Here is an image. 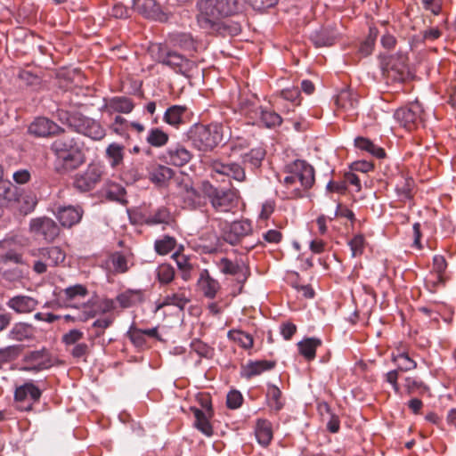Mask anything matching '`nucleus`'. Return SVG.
<instances>
[{"mask_svg": "<svg viewBox=\"0 0 456 456\" xmlns=\"http://www.w3.org/2000/svg\"><path fill=\"white\" fill-rule=\"evenodd\" d=\"M40 396V389L32 383H26L17 387L14 393L17 408L20 411L31 410L34 403L37 402Z\"/></svg>", "mask_w": 456, "mask_h": 456, "instance_id": "obj_10", "label": "nucleus"}, {"mask_svg": "<svg viewBox=\"0 0 456 456\" xmlns=\"http://www.w3.org/2000/svg\"><path fill=\"white\" fill-rule=\"evenodd\" d=\"M20 191V188L9 182H2L0 183V200H3L2 204L12 208L14 204L17 203Z\"/></svg>", "mask_w": 456, "mask_h": 456, "instance_id": "obj_32", "label": "nucleus"}, {"mask_svg": "<svg viewBox=\"0 0 456 456\" xmlns=\"http://www.w3.org/2000/svg\"><path fill=\"white\" fill-rule=\"evenodd\" d=\"M127 337L130 338L132 343L137 347H142L146 343L145 336L143 335L142 329H137L134 325H132L128 330Z\"/></svg>", "mask_w": 456, "mask_h": 456, "instance_id": "obj_60", "label": "nucleus"}, {"mask_svg": "<svg viewBox=\"0 0 456 456\" xmlns=\"http://www.w3.org/2000/svg\"><path fill=\"white\" fill-rule=\"evenodd\" d=\"M392 361L397 363L398 370L406 372L417 368V362L411 359L406 351L397 350V354H392Z\"/></svg>", "mask_w": 456, "mask_h": 456, "instance_id": "obj_42", "label": "nucleus"}, {"mask_svg": "<svg viewBox=\"0 0 456 456\" xmlns=\"http://www.w3.org/2000/svg\"><path fill=\"white\" fill-rule=\"evenodd\" d=\"M354 146L363 151H366L377 159H384L386 151L383 148L373 143L367 137L357 136L354 141Z\"/></svg>", "mask_w": 456, "mask_h": 456, "instance_id": "obj_35", "label": "nucleus"}, {"mask_svg": "<svg viewBox=\"0 0 456 456\" xmlns=\"http://www.w3.org/2000/svg\"><path fill=\"white\" fill-rule=\"evenodd\" d=\"M287 283L291 288L302 294L305 298L312 299L315 296V292L310 284L302 281L301 277L297 272L287 271Z\"/></svg>", "mask_w": 456, "mask_h": 456, "instance_id": "obj_30", "label": "nucleus"}, {"mask_svg": "<svg viewBox=\"0 0 456 456\" xmlns=\"http://www.w3.org/2000/svg\"><path fill=\"white\" fill-rule=\"evenodd\" d=\"M191 348L201 357H212L213 349L200 339H193L191 343Z\"/></svg>", "mask_w": 456, "mask_h": 456, "instance_id": "obj_59", "label": "nucleus"}, {"mask_svg": "<svg viewBox=\"0 0 456 456\" xmlns=\"http://www.w3.org/2000/svg\"><path fill=\"white\" fill-rule=\"evenodd\" d=\"M188 108L185 105H172L168 107L163 116V120L169 126L178 128L186 120Z\"/></svg>", "mask_w": 456, "mask_h": 456, "instance_id": "obj_24", "label": "nucleus"}, {"mask_svg": "<svg viewBox=\"0 0 456 456\" xmlns=\"http://www.w3.org/2000/svg\"><path fill=\"white\" fill-rule=\"evenodd\" d=\"M170 44L186 52L197 50L198 43L190 33L176 32L169 35Z\"/></svg>", "mask_w": 456, "mask_h": 456, "instance_id": "obj_31", "label": "nucleus"}, {"mask_svg": "<svg viewBox=\"0 0 456 456\" xmlns=\"http://www.w3.org/2000/svg\"><path fill=\"white\" fill-rule=\"evenodd\" d=\"M225 126L219 122L208 125L195 123L190 126L186 137L193 148L202 152L212 151L225 140Z\"/></svg>", "mask_w": 456, "mask_h": 456, "instance_id": "obj_4", "label": "nucleus"}, {"mask_svg": "<svg viewBox=\"0 0 456 456\" xmlns=\"http://www.w3.org/2000/svg\"><path fill=\"white\" fill-rule=\"evenodd\" d=\"M83 336L84 333L81 330L73 329L62 336V342L66 346H74L79 343Z\"/></svg>", "mask_w": 456, "mask_h": 456, "instance_id": "obj_61", "label": "nucleus"}, {"mask_svg": "<svg viewBox=\"0 0 456 456\" xmlns=\"http://www.w3.org/2000/svg\"><path fill=\"white\" fill-rule=\"evenodd\" d=\"M83 213L81 207L69 205L59 207L55 215L62 226L69 228L80 222Z\"/></svg>", "mask_w": 456, "mask_h": 456, "instance_id": "obj_19", "label": "nucleus"}, {"mask_svg": "<svg viewBox=\"0 0 456 456\" xmlns=\"http://www.w3.org/2000/svg\"><path fill=\"white\" fill-rule=\"evenodd\" d=\"M113 317H105L94 321L92 325V327L96 330L94 337L100 338L103 334V330L113 323Z\"/></svg>", "mask_w": 456, "mask_h": 456, "instance_id": "obj_62", "label": "nucleus"}, {"mask_svg": "<svg viewBox=\"0 0 456 456\" xmlns=\"http://www.w3.org/2000/svg\"><path fill=\"white\" fill-rule=\"evenodd\" d=\"M352 252V257H356L363 254L365 248V238L362 234L354 235L348 242Z\"/></svg>", "mask_w": 456, "mask_h": 456, "instance_id": "obj_56", "label": "nucleus"}, {"mask_svg": "<svg viewBox=\"0 0 456 456\" xmlns=\"http://www.w3.org/2000/svg\"><path fill=\"white\" fill-rule=\"evenodd\" d=\"M176 240L170 236H165L161 240H157L154 243V248L159 255H167L175 247Z\"/></svg>", "mask_w": 456, "mask_h": 456, "instance_id": "obj_54", "label": "nucleus"}, {"mask_svg": "<svg viewBox=\"0 0 456 456\" xmlns=\"http://www.w3.org/2000/svg\"><path fill=\"white\" fill-rule=\"evenodd\" d=\"M281 395L282 393L277 386L268 385L266 399L268 407L272 411L278 412L282 409L283 403L281 401Z\"/></svg>", "mask_w": 456, "mask_h": 456, "instance_id": "obj_43", "label": "nucleus"}, {"mask_svg": "<svg viewBox=\"0 0 456 456\" xmlns=\"http://www.w3.org/2000/svg\"><path fill=\"white\" fill-rule=\"evenodd\" d=\"M251 232L252 225L248 220L234 221L223 227L222 239L231 245H236Z\"/></svg>", "mask_w": 456, "mask_h": 456, "instance_id": "obj_9", "label": "nucleus"}, {"mask_svg": "<svg viewBox=\"0 0 456 456\" xmlns=\"http://www.w3.org/2000/svg\"><path fill=\"white\" fill-rule=\"evenodd\" d=\"M174 175V170L167 166L159 165L149 174L150 180L158 184L164 185Z\"/></svg>", "mask_w": 456, "mask_h": 456, "instance_id": "obj_41", "label": "nucleus"}, {"mask_svg": "<svg viewBox=\"0 0 456 456\" xmlns=\"http://www.w3.org/2000/svg\"><path fill=\"white\" fill-rule=\"evenodd\" d=\"M228 338L237 342L241 347L248 349L253 346V338L250 334L241 330H230L228 332Z\"/></svg>", "mask_w": 456, "mask_h": 456, "instance_id": "obj_51", "label": "nucleus"}, {"mask_svg": "<svg viewBox=\"0 0 456 456\" xmlns=\"http://www.w3.org/2000/svg\"><path fill=\"white\" fill-rule=\"evenodd\" d=\"M197 20L200 27L208 31L220 29V20L242 12L241 0H200Z\"/></svg>", "mask_w": 456, "mask_h": 456, "instance_id": "obj_1", "label": "nucleus"}, {"mask_svg": "<svg viewBox=\"0 0 456 456\" xmlns=\"http://www.w3.org/2000/svg\"><path fill=\"white\" fill-rule=\"evenodd\" d=\"M23 362L25 366L22 369L27 371L37 372L52 366L50 353L45 348L28 352Z\"/></svg>", "mask_w": 456, "mask_h": 456, "instance_id": "obj_11", "label": "nucleus"}, {"mask_svg": "<svg viewBox=\"0 0 456 456\" xmlns=\"http://www.w3.org/2000/svg\"><path fill=\"white\" fill-rule=\"evenodd\" d=\"M206 411H203L198 408H191V411L195 417V427L207 436H211L213 434V428L209 422L210 418L213 415V411L210 403L205 405Z\"/></svg>", "mask_w": 456, "mask_h": 456, "instance_id": "obj_22", "label": "nucleus"}, {"mask_svg": "<svg viewBox=\"0 0 456 456\" xmlns=\"http://www.w3.org/2000/svg\"><path fill=\"white\" fill-rule=\"evenodd\" d=\"M191 158V152L181 143L170 145L163 154L164 160L175 167L186 165Z\"/></svg>", "mask_w": 456, "mask_h": 456, "instance_id": "obj_15", "label": "nucleus"}, {"mask_svg": "<svg viewBox=\"0 0 456 456\" xmlns=\"http://www.w3.org/2000/svg\"><path fill=\"white\" fill-rule=\"evenodd\" d=\"M216 265L222 273L235 276L236 281L240 284H243L249 275L248 267L242 260L232 261L223 257Z\"/></svg>", "mask_w": 456, "mask_h": 456, "instance_id": "obj_14", "label": "nucleus"}, {"mask_svg": "<svg viewBox=\"0 0 456 456\" xmlns=\"http://www.w3.org/2000/svg\"><path fill=\"white\" fill-rule=\"evenodd\" d=\"M28 133L37 137H46L63 133V129L46 118H37L29 125Z\"/></svg>", "mask_w": 456, "mask_h": 456, "instance_id": "obj_16", "label": "nucleus"}, {"mask_svg": "<svg viewBox=\"0 0 456 456\" xmlns=\"http://www.w3.org/2000/svg\"><path fill=\"white\" fill-rule=\"evenodd\" d=\"M404 387L407 395H409L414 394L417 391H419V393L422 394L428 390V387L424 382L411 377H407L405 379Z\"/></svg>", "mask_w": 456, "mask_h": 456, "instance_id": "obj_58", "label": "nucleus"}, {"mask_svg": "<svg viewBox=\"0 0 456 456\" xmlns=\"http://www.w3.org/2000/svg\"><path fill=\"white\" fill-rule=\"evenodd\" d=\"M87 294L88 290L85 286L81 284H76L63 289V296H61V297L65 301H73L76 299L84 298Z\"/></svg>", "mask_w": 456, "mask_h": 456, "instance_id": "obj_48", "label": "nucleus"}, {"mask_svg": "<svg viewBox=\"0 0 456 456\" xmlns=\"http://www.w3.org/2000/svg\"><path fill=\"white\" fill-rule=\"evenodd\" d=\"M37 203V197L32 191H26L21 189L17 203L14 204L12 208L17 209L22 215H28L34 210Z\"/></svg>", "mask_w": 456, "mask_h": 456, "instance_id": "obj_33", "label": "nucleus"}, {"mask_svg": "<svg viewBox=\"0 0 456 456\" xmlns=\"http://www.w3.org/2000/svg\"><path fill=\"white\" fill-rule=\"evenodd\" d=\"M395 57L392 56L387 62V77L391 78L395 82L402 83L403 82L408 76L407 67L405 65L404 61H403L398 66L394 62Z\"/></svg>", "mask_w": 456, "mask_h": 456, "instance_id": "obj_38", "label": "nucleus"}, {"mask_svg": "<svg viewBox=\"0 0 456 456\" xmlns=\"http://www.w3.org/2000/svg\"><path fill=\"white\" fill-rule=\"evenodd\" d=\"M336 104L338 109L347 112L350 117L358 115L359 105L358 94L351 90H342L336 98Z\"/></svg>", "mask_w": 456, "mask_h": 456, "instance_id": "obj_20", "label": "nucleus"}, {"mask_svg": "<svg viewBox=\"0 0 456 456\" xmlns=\"http://www.w3.org/2000/svg\"><path fill=\"white\" fill-rule=\"evenodd\" d=\"M38 300L28 295H16L11 297L7 302L6 306L20 314H26L32 313L37 306Z\"/></svg>", "mask_w": 456, "mask_h": 456, "instance_id": "obj_17", "label": "nucleus"}, {"mask_svg": "<svg viewBox=\"0 0 456 456\" xmlns=\"http://www.w3.org/2000/svg\"><path fill=\"white\" fill-rule=\"evenodd\" d=\"M265 151L262 148L252 149L243 155V163L249 164L253 168L258 167L264 159Z\"/></svg>", "mask_w": 456, "mask_h": 456, "instance_id": "obj_53", "label": "nucleus"}, {"mask_svg": "<svg viewBox=\"0 0 456 456\" xmlns=\"http://www.w3.org/2000/svg\"><path fill=\"white\" fill-rule=\"evenodd\" d=\"M413 180L411 178H402L395 185L397 195L403 200H410L412 197Z\"/></svg>", "mask_w": 456, "mask_h": 456, "instance_id": "obj_52", "label": "nucleus"}, {"mask_svg": "<svg viewBox=\"0 0 456 456\" xmlns=\"http://www.w3.org/2000/svg\"><path fill=\"white\" fill-rule=\"evenodd\" d=\"M101 176V167L97 165H89L86 171L76 175L74 186L80 191H89L100 182Z\"/></svg>", "mask_w": 456, "mask_h": 456, "instance_id": "obj_13", "label": "nucleus"}, {"mask_svg": "<svg viewBox=\"0 0 456 456\" xmlns=\"http://www.w3.org/2000/svg\"><path fill=\"white\" fill-rule=\"evenodd\" d=\"M12 242L10 240H4L0 242V260L3 264L8 265L11 263H21V255L16 250L9 248Z\"/></svg>", "mask_w": 456, "mask_h": 456, "instance_id": "obj_40", "label": "nucleus"}, {"mask_svg": "<svg viewBox=\"0 0 456 456\" xmlns=\"http://www.w3.org/2000/svg\"><path fill=\"white\" fill-rule=\"evenodd\" d=\"M202 190L212 207L218 212H228L237 203V192L233 190L216 188L209 182H203Z\"/></svg>", "mask_w": 456, "mask_h": 456, "instance_id": "obj_7", "label": "nucleus"}, {"mask_svg": "<svg viewBox=\"0 0 456 456\" xmlns=\"http://www.w3.org/2000/svg\"><path fill=\"white\" fill-rule=\"evenodd\" d=\"M81 134L95 141L102 140L106 134L105 129L93 118L87 121Z\"/></svg>", "mask_w": 456, "mask_h": 456, "instance_id": "obj_46", "label": "nucleus"}, {"mask_svg": "<svg viewBox=\"0 0 456 456\" xmlns=\"http://www.w3.org/2000/svg\"><path fill=\"white\" fill-rule=\"evenodd\" d=\"M40 258L45 260L50 266H56L65 260L66 254L56 246L43 248L38 250Z\"/></svg>", "mask_w": 456, "mask_h": 456, "instance_id": "obj_34", "label": "nucleus"}, {"mask_svg": "<svg viewBox=\"0 0 456 456\" xmlns=\"http://www.w3.org/2000/svg\"><path fill=\"white\" fill-rule=\"evenodd\" d=\"M181 199L184 208L196 209L203 204V197L189 183L183 185Z\"/></svg>", "mask_w": 456, "mask_h": 456, "instance_id": "obj_27", "label": "nucleus"}, {"mask_svg": "<svg viewBox=\"0 0 456 456\" xmlns=\"http://www.w3.org/2000/svg\"><path fill=\"white\" fill-rule=\"evenodd\" d=\"M310 40L315 47L331 46L337 40L336 31L332 28H321L311 33Z\"/></svg>", "mask_w": 456, "mask_h": 456, "instance_id": "obj_25", "label": "nucleus"}, {"mask_svg": "<svg viewBox=\"0 0 456 456\" xmlns=\"http://www.w3.org/2000/svg\"><path fill=\"white\" fill-rule=\"evenodd\" d=\"M23 275L24 273L22 270L18 266L13 268H5L3 271L4 279L11 282L20 281L23 278Z\"/></svg>", "mask_w": 456, "mask_h": 456, "instance_id": "obj_64", "label": "nucleus"}, {"mask_svg": "<svg viewBox=\"0 0 456 456\" xmlns=\"http://www.w3.org/2000/svg\"><path fill=\"white\" fill-rule=\"evenodd\" d=\"M111 264L116 273H123L128 269L126 256L120 254H115L112 256Z\"/></svg>", "mask_w": 456, "mask_h": 456, "instance_id": "obj_63", "label": "nucleus"}, {"mask_svg": "<svg viewBox=\"0 0 456 456\" xmlns=\"http://www.w3.org/2000/svg\"><path fill=\"white\" fill-rule=\"evenodd\" d=\"M89 120L90 118L86 117L79 112H72L69 120V126L71 127L74 131L81 134L83 129H85L86 124Z\"/></svg>", "mask_w": 456, "mask_h": 456, "instance_id": "obj_57", "label": "nucleus"}, {"mask_svg": "<svg viewBox=\"0 0 456 456\" xmlns=\"http://www.w3.org/2000/svg\"><path fill=\"white\" fill-rule=\"evenodd\" d=\"M169 136L168 134L161 130L160 128L155 127L151 128L148 135L146 137L147 142L153 147H162L166 145L168 142Z\"/></svg>", "mask_w": 456, "mask_h": 456, "instance_id": "obj_47", "label": "nucleus"}, {"mask_svg": "<svg viewBox=\"0 0 456 456\" xmlns=\"http://www.w3.org/2000/svg\"><path fill=\"white\" fill-rule=\"evenodd\" d=\"M139 298V291L126 290V292L121 293L117 297V301L118 302L121 307L128 308L136 304Z\"/></svg>", "mask_w": 456, "mask_h": 456, "instance_id": "obj_55", "label": "nucleus"}, {"mask_svg": "<svg viewBox=\"0 0 456 456\" xmlns=\"http://www.w3.org/2000/svg\"><path fill=\"white\" fill-rule=\"evenodd\" d=\"M30 231L46 241H53L60 232L59 226L49 217H39L30 221Z\"/></svg>", "mask_w": 456, "mask_h": 456, "instance_id": "obj_12", "label": "nucleus"}, {"mask_svg": "<svg viewBox=\"0 0 456 456\" xmlns=\"http://www.w3.org/2000/svg\"><path fill=\"white\" fill-rule=\"evenodd\" d=\"M133 9L147 19L159 20L161 16L160 6L156 0H133Z\"/></svg>", "mask_w": 456, "mask_h": 456, "instance_id": "obj_23", "label": "nucleus"}, {"mask_svg": "<svg viewBox=\"0 0 456 456\" xmlns=\"http://www.w3.org/2000/svg\"><path fill=\"white\" fill-rule=\"evenodd\" d=\"M274 366V362L266 360L250 361L242 365L240 375L248 379L260 375L262 372L271 370Z\"/></svg>", "mask_w": 456, "mask_h": 456, "instance_id": "obj_28", "label": "nucleus"}, {"mask_svg": "<svg viewBox=\"0 0 456 456\" xmlns=\"http://www.w3.org/2000/svg\"><path fill=\"white\" fill-rule=\"evenodd\" d=\"M423 107L419 101L397 109L394 114L395 120L407 131L417 129L423 124Z\"/></svg>", "mask_w": 456, "mask_h": 456, "instance_id": "obj_8", "label": "nucleus"}, {"mask_svg": "<svg viewBox=\"0 0 456 456\" xmlns=\"http://www.w3.org/2000/svg\"><path fill=\"white\" fill-rule=\"evenodd\" d=\"M142 222L150 226L158 224H170L173 222V216L170 210L164 206L151 208L148 213L142 216Z\"/></svg>", "mask_w": 456, "mask_h": 456, "instance_id": "obj_21", "label": "nucleus"}, {"mask_svg": "<svg viewBox=\"0 0 456 456\" xmlns=\"http://www.w3.org/2000/svg\"><path fill=\"white\" fill-rule=\"evenodd\" d=\"M379 29L375 25H370L369 27L368 35L360 43L358 53L362 57L370 56L374 48L377 38L379 37Z\"/></svg>", "mask_w": 456, "mask_h": 456, "instance_id": "obj_36", "label": "nucleus"}, {"mask_svg": "<svg viewBox=\"0 0 456 456\" xmlns=\"http://www.w3.org/2000/svg\"><path fill=\"white\" fill-rule=\"evenodd\" d=\"M256 437L257 442L262 445L269 444L273 433L271 429V424L265 419H259L256 426Z\"/></svg>", "mask_w": 456, "mask_h": 456, "instance_id": "obj_44", "label": "nucleus"}, {"mask_svg": "<svg viewBox=\"0 0 456 456\" xmlns=\"http://www.w3.org/2000/svg\"><path fill=\"white\" fill-rule=\"evenodd\" d=\"M134 107L131 99L125 96H115L106 101L103 108L110 113H130Z\"/></svg>", "mask_w": 456, "mask_h": 456, "instance_id": "obj_29", "label": "nucleus"}, {"mask_svg": "<svg viewBox=\"0 0 456 456\" xmlns=\"http://www.w3.org/2000/svg\"><path fill=\"white\" fill-rule=\"evenodd\" d=\"M241 113L248 118L253 125L273 127L280 125L281 117L272 110L263 109L257 101L245 100L240 102Z\"/></svg>", "mask_w": 456, "mask_h": 456, "instance_id": "obj_6", "label": "nucleus"}, {"mask_svg": "<svg viewBox=\"0 0 456 456\" xmlns=\"http://www.w3.org/2000/svg\"><path fill=\"white\" fill-rule=\"evenodd\" d=\"M34 330L31 324L27 322H17L9 331V338L16 341H22L33 336Z\"/></svg>", "mask_w": 456, "mask_h": 456, "instance_id": "obj_39", "label": "nucleus"}, {"mask_svg": "<svg viewBox=\"0 0 456 456\" xmlns=\"http://www.w3.org/2000/svg\"><path fill=\"white\" fill-rule=\"evenodd\" d=\"M51 151L55 156L54 169L60 175L77 169L86 160L75 138L66 134L52 142Z\"/></svg>", "mask_w": 456, "mask_h": 456, "instance_id": "obj_2", "label": "nucleus"}, {"mask_svg": "<svg viewBox=\"0 0 456 456\" xmlns=\"http://www.w3.org/2000/svg\"><path fill=\"white\" fill-rule=\"evenodd\" d=\"M123 150L124 147L118 143H110L106 149V154L110 159L111 167L119 165L123 160Z\"/></svg>", "mask_w": 456, "mask_h": 456, "instance_id": "obj_50", "label": "nucleus"}, {"mask_svg": "<svg viewBox=\"0 0 456 456\" xmlns=\"http://www.w3.org/2000/svg\"><path fill=\"white\" fill-rule=\"evenodd\" d=\"M164 305H174L183 310L186 305L190 302V298L186 296L185 290L180 289L178 292H174L166 295L164 297Z\"/></svg>", "mask_w": 456, "mask_h": 456, "instance_id": "obj_45", "label": "nucleus"}, {"mask_svg": "<svg viewBox=\"0 0 456 456\" xmlns=\"http://www.w3.org/2000/svg\"><path fill=\"white\" fill-rule=\"evenodd\" d=\"M314 182V168L307 161L297 159L287 164V199L305 197Z\"/></svg>", "mask_w": 456, "mask_h": 456, "instance_id": "obj_3", "label": "nucleus"}, {"mask_svg": "<svg viewBox=\"0 0 456 456\" xmlns=\"http://www.w3.org/2000/svg\"><path fill=\"white\" fill-rule=\"evenodd\" d=\"M151 53L157 62L184 77H190L191 71L196 67L194 61L160 44L153 46Z\"/></svg>", "mask_w": 456, "mask_h": 456, "instance_id": "obj_5", "label": "nucleus"}, {"mask_svg": "<svg viewBox=\"0 0 456 456\" xmlns=\"http://www.w3.org/2000/svg\"><path fill=\"white\" fill-rule=\"evenodd\" d=\"M175 269L169 264L159 265L156 269V277L160 284H168L175 278Z\"/></svg>", "mask_w": 456, "mask_h": 456, "instance_id": "obj_49", "label": "nucleus"}, {"mask_svg": "<svg viewBox=\"0 0 456 456\" xmlns=\"http://www.w3.org/2000/svg\"><path fill=\"white\" fill-rule=\"evenodd\" d=\"M198 284L204 296L208 298H214L220 289L218 281L212 278L207 269L200 271Z\"/></svg>", "mask_w": 456, "mask_h": 456, "instance_id": "obj_26", "label": "nucleus"}, {"mask_svg": "<svg viewBox=\"0 0 456 456\" xmlns=\"http://www.w3.org/2000/svg\"><path fill=\"white\" fill-rule=\"evenodd\" d=\"M322 341L316 338H307L299 341L297 346L299 354L307 361H313L316 355V349L321 346Z\"/></svg>", "mask_w": 456, "mask_h": 456, "instance_id": "obj_37", "label": "nucleus"}, {"mask_svg": "<svg viewBox=\"0 0 456 456\" xmlns=\"http://www.w3.org/2000/svg\"><path fill=\"white\" fill-rule=\"evenodd\" d=\"M211 168L214 173L229 176L238 182H243L246 179L244 167L235 162L224 163L215 160L212 162Z\"/></svg>", "mask_w": 456, "mask_h": 456, "instance_id": "obj_18", "label": "nucleus"}]
</instances>
